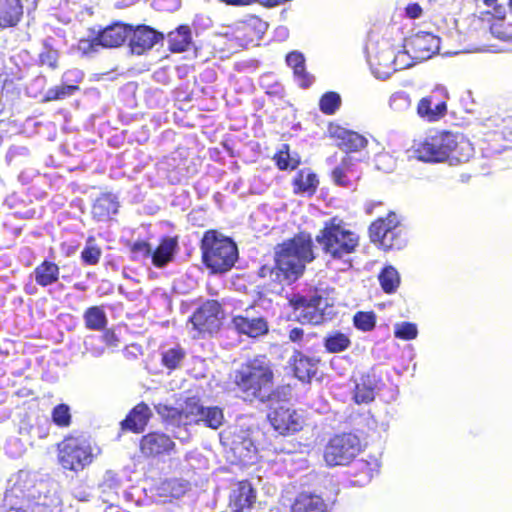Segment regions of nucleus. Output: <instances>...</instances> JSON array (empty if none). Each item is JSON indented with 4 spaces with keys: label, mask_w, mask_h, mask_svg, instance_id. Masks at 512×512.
<instances>
[{
    "label": "nucleus",
    "mask_w": 512,
    "mask_h": 512,
    "mask_svg": "<svg viewBox=\"0 0 512 512\" xmlns=\"http://www.w3.org/2000/svg\"><path fill=\"white\" fill-rule=\"evenodd\" d=\"M316 258L312 237L307 232H299L292 238L278 244L274 251V265H262L258 277L283 287L299 280L306 265Z\"/></svg>",
    "instance_id": "nucleus-1"
},
{
    "label": "nucleus",
    "mask_w": 512,
    "mask_h": 512,
    "mask_svg": "<svg viewBox=\"0 0 512 512\" xmlns=\"http://www.w3.org/2000/svg\"><path fill=\"white\" fill-rule=\"evenodd\" d=\"M233 389L245 402L267 403L286 395L289 387H275L273 364L266 355H256L242 363L232 375Z\"/></svg>",
    "instance_id": "nucleus-2"
},
{
    "label": "nucleus",
    "mask_w": 512,
    "mask_h": 512,
    "mask_svg": "<svg viewBox=\"0 0 512 512\" xmlns=\"http://www.w3.org/2000/svg\"><path fill=\"white\" fill-rule=\"evenodd\" d=\"M315 240L331 260L345 261L356 252L360 237L343 219L334 216L324 223Z\"/></svg>",
    "instance_id": "nucleus-3"
},
{
    "label": "nucleus",
    "mask_w": 512,
    "mask_h": 512,
    "mask_svg": "<svg viewBox=\"0 0 512 512\" xmlns=\"http://www.w3.org/2000/svg\"><path fill=\"white\" fill-rule=\"evenodd\" d=\"M201 258L212 274L226 273L238 259V248L232 238L216 229L204 232L200 241Z\"/></svg>",
    "instance_id": "nucleus-4"
},
{
    "label": "nucleus",
    "mask_w": 512,
    "mask_h": 512,
    "mask_svg": "<svg viewBox=\"0 0 512 512\" xmlns=\"http://www.w3.org/2000/svg\"><path fill=\"white\" fill-rule=\"evenodd\" d=\"M96 457L94 447L88 435L71 432L57 444V460L64 469L80 472L91 465Z\"/></svg>",
    "instance_id": "nucleus-5"
},
{
    "label": "nucleus",
    "mask_w": 512,
    "mask_h": 512,
    "mask_svg": "<svg viewBox=\"0 0 512 512\" xmlns=\"http://www.w3.org/2000/svg\"><path fill=\"white\" fill-rule=\"evenodd\" d=\"M370 241L384 251L400 250L406 244L404 226L393 211L375 219L368 227Z\"/></svg>",
    "instance_id": "nucleus-6"
},
{
    "label": "nucleus",
    "mask_w": 512,
    "mask_h": 512,
    "mask_svg": "<svg viewBox=\"0 0 512 512\" xmlns=\"http://www.w3.org/2000/svg\"><path fill=\"white\" fill-rule=\"evenodd\" d=\"M457 147L455 134L449 131H437L417 145L415 154L424 162H443L449 158L461 160V155L456 153Z\"/></svg>",
    "instance_id": "nucleus-7"
},
{
    "label": "nucleus",
    "mask_w": 512,
    "mask_h": 512,
    "mask_svg": "<svg viewBox=\"0 0 512 512\" xmlns=\"http://www.w3.org/2000/svg\"><path fill=\"white\" fill-rule=\"evenodd\" d=\"M131 32L132 25L120 21L98 30L89 28L90 37L80 39L78 47L84 54L96 52L99 47L118 48L126 42Z\"/></svg>",
    "instance_id": "nucleus-8"
},
{
    "label": "nucleus",
    "mask_w": 512,
    "mask_h": 512,
    "mask_svg": "<svg viewBox=\"0 0 512 512\" xmlns=\"http://www.w3.org/2000/svg\"><path fill=\"white\" fill-rule=\"evenodd\" d=\"M361 451V441L353 433H340L331 437L324 448V460L328 466H345Z\"/></svg>",
    "instance_id": "nucleus-9"
},
{
    "label": "nucleus",
    "mask_w": 512,
    "mask_h": 512,
    "mask_svg": "<svg viewBox=\"0 0 512 512\" xmlns=\"http://www.w3.org/2000/svg\"><path fill=\"white\" fill-rule=\"evenodd\" d=\"M225 319L222 304L215 299L205 300L189 317L193 329L198 336H212L218 333Z\"/></svg>",
    "instance_id": "nucleus-10"
},
{
    "label": "nucleus",
    "mask_w": 512,
    "mask_h": 512,
    "mask_svg": "<svg viewBox=\"0 0 512 512\" xmlns=\"http://www.w3.org/2000/svg\"><path fill=\"white\" fill-rule=\"evenodd\" d=\"M322 296L319 294L310 297L294 293L288 298L289 307L298 312L296 320L305 325L318 326L326 321L324 309L321 308Z\"/></svg>",
    "instance_id": "nucleus-11"
},
{
    "label": "nucleus",
    "mask_w": 512,
    "mask_h": 512,
    "mask_svg": "<svg viewBox=\"0 0 512 512\" xmlns=\"http://www.w3.org/2000/svg\"><path fill=\"white\" fill-rule=\"evenodd\" d=\"M186 407L188 409L186 412L173 407H165V409L168 411L167 416L172 419L181 420L183 416L186 418L190 415L199 416L197 422H203L211 429H218L224 422L223 410L217 406L203 407L194 398H188Z\"/></svg>",
    "instance_id": "nucleus-12"
},
{
    "label": "nucleus",
    "mask_w": 512,
    "mask_h": 512,
    "mask_svg": "<svg viewBox=\"0 0 512 512\" xmlns=\"http://www.w3.org/2000/svg\"><path fill=\"white\" fill-rule=\"evenodd\" d=\"M267 419L273 429L284 436L301 431L305 425L303 415L287 405H279L271 409Z\"/></svg>",
    "instance_id": "nucleus-13"
},
{
    "label": "nucleus",
    "mask_w": 512,
    "mask_h": 512,
    "mask_svg": "<svg viewBox=\"0 0 512 512\" xmlns=\"http://www.w3.org/2000/svg\"><path fill=\"white\" fill-rule=\"evenodd\" d=\"M231 329L239 336L258 339L269 333V322L263 315H252L249 309L236 314L230 320Z\"/></svg>",
    "instance_id": "nucleus-14"
},
{
    "label": "nucleus",
    "mask_w": 512,
    "mask_h": 512,
    "mask_svg": "<svg viewBox=\"0 0 512 512\" xmlns=\"http://www.w3.org/2000/svg\"><path fill=\"white\" fill-rule=\"evenodd\" d=\"M449 94L446 88L436 87L428 95L421 98L417 104V114L429 121L436 122L447 113Z\"/></svg>",
    "instance_id": "nucleus-15"
},
{
    "label": "nucleus",
    "mask_w": 512,
    "mask_h": 512,
    "mask_svg": "<svg viewBox=\"0 0 512 512\" xmlns=\"http://www.w3.org/2000/svg\"><path fill=\"white\" fill-rule=\"evenodd\" d=\"M176 443L166 433L151 431L143 435L139 441V451L144 458L155 459L170 455L175 451Z\"/></svg>",
    "instance_id": "nucleus-16"
},
{
    "label": "nucleus",
    "mask_w": 512,
    "mask_h": 512,
    "mask_svg": "<svg viewBox=\"0 0 512 512\" xmlns=\"http://www.w3.org/2000/svg\"><path fill=\"white\" fill-rule=\"evenodd\" d=\"M328 133L335 145L347 155L349 153L358 152L368 145V140L364 135L339 124H330Z\"/></svg>",
    "instance_id": "nucleus-17"
},
{
    "label": "nucleus",
    "mask_w": 512,
    "mask_h": 512,
    "mask_svg": "<svg viewBox=\"0 0 512 512\" xmlns=\"http://www.w3.org/2000/svg\"><path fill=\"white\" fill-rule=\"evenodd\" d=\"M128 38L131 51L141 55L163 40L164 36L150 26L138 25L135 28L132 26V32Z\"/></svg>",
    "instance_id": "nucleus-18"
},
{
    "label": "nucleus",
    "mask_w": 512,
    "mask_h": 512,
    "mask_svg": "<svg viewBox=\"0 0 512 512\" xmlns=\"http://www.w3.org/2000/svg\"><path fill=\"white\" fill-rule=\"evenodd\" d=\"M394 61V47L390 45L378 47L376 52L369 58L373 73L380 79H386L395 72Z\"/></svg>",
    "instance_id": "nucleus-19"
},
{
    "label": "nucleus",
    "mask_w": 512,
    "mask_h": 512,
    "mask_svg": "<svg viewBox=\"0 0 512 512\" xmlns=\"http://www.w3.org/2000/svg\"><path fill=\"white\" fill-rule=\"evenodd\" d=\"M151 417L152 411L150 407L145 402H140L136 404L120 422L121 430L130 431L135 434L142 433Z\"/></svg>",
    "instance_id": "nucleus-20"
},
{
    "label": "nucleus",
    "mask_w": 512,
    "mask_h": 512,
    "mask_svg": "<svg viewBox=\"0 0 512 512\" xmlns=\"http://www.w3.org/2000/svg\"><path fill=\"white\" fill-rule=\"evenodd\" d=\"M361 175L362 172L358 169L356 161L349 155H345L331 173L334 184L341 187L354 185L360 180Z\"/></svg>",
    "instance_id": "nucleus-21"
},
{
    "label": "nucleus",
    "mask_w": 512,
    "mask_h": 512,
    "mask_svg": "<svg viewBox=\"0 0 512 512\" xmlns=\"http://www.w3.org/2000/svg\"><path fill=\"white\" fill-rule=\"evenodd\" d=\"M256 500V492L248 480L239 481L232 490L229 506L233 512L249 511Z\"/></svg>",
    "instance_id": "nucleus-22"
},
{
    "label": "nucleus",
    "mask_w": 512,
    "mask_h": 512,
    "mask_svg": "<svg viewBox=\"0 0 512 512\" xmlns=\"http://www.w3.org/2000/svg\"><path fill=\"white\" fill-rule=\"evenodd\" d=\"M320 359L296 351L291 358L294 375L301 382L309 383L317 375Z\"/></svg>",
    "instance_id": "nucleus-23"
},
{
    "label": "nucleus",
    "mask_w": 512,
    "mask_h": 512,
    "mask_svg": "<svg viewBox=\"0 0 512 512\" xmlns=\"http://www.w3.org/2000/svg\"><path fill=\"white\" fill-rule=\"evenodd\" d=\"M381 382L380 376L372 369L360 375L354 388V400L357 404L369 403L375 398V391Z\"/></svg>",
    "instance_id": "nucleus-24"
},
{
    "label": "nucleus",
    "mask_w": 512,
    "mask_h": 512,
    "mask_svg": "<svg viewBox=\"0 0 512 512\" xmlns=\"http://www.w3.org/2000/svg\"><path fill=\"white\" fill-rule=\"evenodd\" d=\"M409 46L415 60H426L438 51L439 40L431 33H423L411 39Z\"/></svg>",
    "instance_id": "nucleus-25"
},
{
    "label": "nucleus",
    "mask_w": 512,
    "mask_h": 512,
    "mask_svg": "<svg viewBox=\"0 0 512 512\" xmlns=\"http://www.w3.org/2000/svg\"><path fill=\"white\" fill-rule=\"evenodd\" d=\"M380 463L377 458H361L357 460L351 469L352 483L357 486H364L369 483L375 474L379 472Z\"/></svg>",
    "instance_id": "nucleus-26"
},
{
    "label": "nucleus",
    "mask_w": 512,
    "mask_h": 512,
    "mask_svg": "<svg viewBox=\"0 0 512 512\" xmlns=\"http://www.w3.org/2000/svg\"><path fill=\"white\" fill-rule=\"evenodd\" d=\"M290 512H328V506L320 495L302 491L296 495Z\"/></svg>",
    "instance_id": "nucleus-27"
},
{
    "label": "nucleus",
    "mask_w": 512,
    "mask_h": 512,
    "mask_svg": "<svg viewBox=\"0 0 512 512\" xmlns=\"http://www.w3.org/2000/svg\"><path fill=\"white\" fill-rule=\"evenodd\" d=\"M291 185L294 194L313 196L318 189L319 179L310 168H302L294 175Z\"/></svg>",
    "instance_id": "nucleus-28"
},
{
    "label": "nucleus",
    "mask_w": 512,
    "mask_h": 512,
    "mask_svg": "<svg viewBox=\"0 0 512 512\" xmlns=\"http://www.w3.org/2000/svg\"><path fill=\"white\" fill-rule=\"evenodd\" d=\"M23 16L21 0H0V27H15Z\"/></svg>",
    "instance_id": "nucleus-29"
},
{
    "label": "nucleus",
    "mask_w": 512,
    "mask_h": 512,
    "mask_svg": "<svg viewBox=\"0 0 512 512\" xmlns=\"http://www.w3.org/2000/svg\"><path fill=\"white\" fill-rule=\"evenodd\" d=\"M286 63L293 69L294 77L301 88H308L314 82V77L306 71L305 58L302 53L292 51L286 56Z\"/></svg>",
    "instance_id": "nucleus-30"
},
{
    "label": "nucleus",
    "mask_w": 512,
    "mask_h": 512,
    "mask_svg": "<svg viewBox=\"0 0 512 512\" xmlns=\"http://www.w3.org/2000/svg\"><path fill=\"white\" fill-rule=\"evenodd\" d=\"M163 170L171 184H179L188 174L185 158L181 155H168L161 160Z\"/></svg>",
    "instance_id": "nucleus-31"
},
{
    "label": "nucleus",
    "mask_w": 512,
    "mask_h": 512,
    "mask_svg": "<svg viewBox=\"0 0 512 512\" xmlns=\"http://www.w3.org/2000/svg\"><path fill=\"white\" fill-rule=\"evenodd\" d=\"M178 246L176 237H163L155 250L152 249L151 260L155 267L162 268L172 261Z\"/></svg>",
    "instance_id": "nucleus-32"
},
{
    "label": "nucleus",
    "mask_w": 512,
    "mask_h": 512,
    "mask_svg": "<svg viewBox=\"0 0 512 512\" xmlns=\"http://www.w3.org/2000/svg\"><path fill=\"white\" fill-rule=\"evenodd\" d=\"M35 283L40 287L51 286L59 281L60 268L50 260H43L33 270Z\"/></svg>",
    "instance_id": "nucleus-33"
},
{
    "label": "nucleus",
    "mask_w": 512,
    "mask_h": 512,
    "mask_svg": "<svg viewBox=\"0 0 512 512\" xmlns=\"http://www.w3.org/2000/svg\"><path fill=\"white\" fill-rule=\"evenodd\" d=\"M168 50L172 53L187 51L192 44V32L188 25L183 24L167 35Z\"/></svg>",
    "instance_id": "nucleus-34"
},
{
    "label": "nucleus",
    "mask_w": 512,
    "mask_h": 512,
    "mask_svg": "<svg viewBox=\"0 0 512 512\" xmlns=\"http://www.w3.org/2000/svg\"><path fill=\"white\" fill-rule=\"evenodd\" d=\"M272 159L280 171H293L301 164V158L298 155L291 156L290 146L287 143L281 145L280 149L275 152Z\"/></svg>",
    "instance_id": "nucleus-35"
},
{
    "label": "nucleus",
    "mask_w": 512,
    "mask_h": 512,
    "mask_svg": "<svg viewBox=\"0 0 512 512\" xmlns=\"http://www.w3.org/2000/svg\"><path fill=\"white\" fill-rule=\"evenodd\" d=\"M117 211L118 203L110 195H102L97 198L92 207V214L99 221L110 219Z\"/></svg>",
    "instance_id": "nucleus-36"
},
{
    "label": "nucleus",
    "mask_w": 512,
    "mask_h": 512,
    "mask_svg": "<svg viewBox=\"0 0 512 512\" xmlns=\"http://www.w3.org/2000/svg\"><path fill=\"white\" fill-rule=\"evenodd\" d=\"M378 281L382 290L386 294H393L400 286L401 277L395 267L392 265H386L380 270L378 274Z\"/></svg>",
    "instance_id": "nucleus-37"
},
{
    "label": "nucleus",
    "mask_w": 512,
    "mask_h": 512,
    "mask_svg": "<svg viewBox=\"0 0 512 512\" xmlns=\"http://www.w3.org/2000/svg\"><path fill=\"white\" fill-rule=\"evenodd\" d=\"M323 345L328 353H341L351 346V339L341 331H333L324 338Z\"/></svg>",
    "instance_id": "nucleus-38"
},
{
    "label": "nucleus",
    "mask_w": 512,
    "mask_h": 512,
    "mask_svg": "<svg viewBox=\"0 0 512 512\" xmlns=\"http://www.w3.org/2000/svg\"><path fill=\"white\" fill-rule=\"evenodd\" d=\"M85 326L89 330L100 331L107 324V317L104 310L99 306L87 308L83 315Z\"/></svg>",
    "instance_id": "nucleus-39"
},
{
    "label": "nucleus",
    "mask_w": 512,
    "mask_h": 512,
    "mask_svg": "<svg viewBox=\"0 0 512 512\" xmlns=\"http://www.w3.org/2000/svg\"><path fill=\"white\" fill-rule=\"evenodd\" d=\"M186 357V351L179 344L161 353V364L169 371L178 369Z\"/></svg>",
    "instance_id": "nucleus-40"
},
{
    "label": "nucleus",
    "mask_w": 512,
    "mask_h": 512,
    "mask_svg": "<svg viewBox=\"0 0 512 512\" xmlns=\"http://www.w3.org/2000/svg\"><path fill=\"white\" fill-rule=\"evenodd\" d=\"M80 90V87L78 84L73 85H58L51 87L47 90L43 97V102H52V101H60L63 99H66L68 97H71L76 92Z\"/></svg>",
    "instance_id": "nucleus-41"
},
{
    "label": "nucleus",
    "mask_w": 512,
    "mask_h": 512,
    "mask_svg": "<svg viewBox=\"0 0 512 512\" xmlns=\"http://www.w3.org/2000/svg\"><path fill=\"white\" fill-rule=\"evenodd\" d=\"M51 419L58 428H68L72 424L71 409L68 404L59 403L51 411Z\"/></svg>",
    "instance_id": "nucleus-42"
},
{
    "label": "nucleus",
    "mask_w": 512,
    "mask_h": 512,
    "mask_svg": "<svg viewBox=\"0 0 512 512\" xmlns=\"http://www.w3.org/2000/svg\"><path fill=\"white\" fill-rule=\"evenodd\" d=\"M340 105V95L333 91L324 93L319 100V108L326 115H333L340 108Z\"/></svg>",
    "instance_id": "nucleus-43"
},
{
    "label": "nucleus",
    "mask_w": 512,
    "mask_h": 512,
    "mask_svg": "<svg viewBox=\"0 0 512 512\" xmlns=\"http://www.w3.org/2000/svg\"><path fill=\"white\" fill-rule=\"evenodd\" d=\"M353 324L360 331H371L376 326V315L373 311H358L353 317Z\"/></svg>",
    "instance_id": "nucleus-44"
},
{
    "label": "nucleus",
    "mask_w": 512,
    "mask_h": 512,
    "mask_svg": "<svg viewBox=\"0 0 512 512\" xmlns=\"http://www.w3.org/2000/svg\"><path fill=\"white\" fill-rule=\"evenodd\" d=\"M418 331L414 323L401 322L395 325L394 336L402 340H412L417 337Z\"/></svg>",
    "instance_id": "nucleus-45"
},
{
    "label": "nucleus",
    "mask_w": 512,
    "mask_h": 512,
    "mask_svg": "<svg viewBox=\"0 0 512 512\" xmlns=\"http://www.w3.org/2000/svg\"><path fill=\"white\" fill-rule=\"evenodd\" d=\"M132 259L149 258L152 254V246L145 240H137L130 246Z\"/></svg>",
    "instance_id": "nucleus-46"
},
{
    "label": "nucleus",
    "mask_w": 512,
    "mask_h": 512,
    "mask_svg": "<svg viewBox=\"0 0 512 512\" xmlns=\"http://www.w3.org/2000/svg\"><path fill=\"white\" fill-rule=\"evenodd\" d=\"M102 252L101 249L96 245H86L81 252V260L85 265H96L100 258Z\"/></svg>",
    "instance_id": "nucleus-47"
},
{
    "label": "nucleus",
    "mask_w": 512,
    "mask_h": 512,
    "mask_svg": "<svg viewBox=\"0 0 512 512\" xmlns=\"http://www.w3.org/2000/svg\"><path fill=\"white\" fill-rule=\"evenodd\" d=\"M394 56H395V61H394V68H395V72L396 71H400V70H404L406 68H409L413 65V55L411 56L410 55V51L408 50H396L394 48Z\"/></svg>",
    "instance_id": "nucleus-48"
},
{
    "label": "nucleus",
    "mask_w": 512,
    "mask_h": 512,
    "mask_svg": "<svg viewBox=\"0 0 512 512\" xmlns=\"http://www.w3.org/2000/svg\"><path fill=\"white\" fill-rule=\"evenodd\" d=\"M58 52L52 48H45L39 54V63L41 66H46L52 70L58 67Z\"/></svg>",
    "instance_id": "nucleus-49"
},
{
    "label": "nucleus",
    "mask_w": 512,
    "mask_h": 512,
    "mask_svg": "<svg viewBox=\"0 0 512 512\" xmlns=\"http://www.w3.org/2000/svg\"><path fill=\"white\" fill-rule=\"evenodd\" d=\"M102 341L108 347H118L120 340L113 329H106L102 334Z\"/></svg>",
    "instance_id": "nucleus-50"
},
{
    "label": "nucleus",
    "mask_w": 512,
    "mask_h": 512,
    "mask_svg": "<svg viewBox=\"0 0 512 512\" xmlns=\"http://www.w3.org/2000/svg\"><path fill=\"white\" fill-rule=\"evenodd\" d=\"M305 338V331L301 327H293L288 332V339L297 344H301Z\"/></svg>",
    "instance_id": "nucleus-51"
},
{
    "label": "nucleus",
    "mask_w": 512,
    "mask_h": 512,
    "mask_svg": "<svg viewBox=\"0 0 512 512\" xmlns=\"http://www.w3.org/2000/svg\"><path fill=\"white\" fill-rule=\"evenodd\" d=\"M406 15L411 19H417L422 15V8L418 3H410L405 8Z\"/></svg>",
    "instance_id": "nucleus-52"
},
{
    "label": "nucleus",
    "mask_w": 512,
    "mask_h": 512,
    "mask_svg": "<svg viewBox=\"0 0 512 512\" xmlns=\"http://www.w3.org/2000/svg\"><path fill=\"white\" fill-rule=\"evenodd\" d=\"M217 1L220 3H223L227 6L244 7V6H249L253 3H256L259 0H217Z\"/></svg>",
    "instance_id": "nucleus-53"
},
{
    "label": "nucleus",
    "mask_w": 512,
    "mask_h": 512,
    "mask_svg": "<svg viewBox=\"0 0 512 512\" xmlns=\"http://www.w3.org/2000/svg\"><path fill=\"white\" fill-rule=\"evenodd\" d=\"M483 2H484L486 5L491 6V5H496L497 0H483Z\"/></svg>",
    "instance_id": "nucleus-54"
},
{
    "label": "nucleus",
    "mask_w": 512,
    "mask_h": 512,
    "mask_svg": "<svg viewBox=\"0 0 512 512\" xmlns=\"http://www.w3.org/2000/svg\"><path fill=\"white\" fill-rule=\"evenodd\" d=\"M6 512H26V511L21 508H10Z\"/></svg>",
    "instance_id": "nucleus-55"
},
{
    "label": "nucleus",
    "mask_w": 512,
    "mask_h": 512,
    "mask_svg": "<svg viewBox=\"0 0 512 512\" xmlns=\"http://www.w3.org/2000/svg\"><path fill=\"white\" fill-rule=\"evenodd\" d=\"M249 28H250V25H249V24H246V25H244V27H243V29H244V30H248Z\"/></svg>",
    "instance_id": "nucleus-56"
},
{
    "label": "nucleus",
    "mask_w": 512,
    "mask_h": 512,
    "mask_svg": "<svg viewBox=\"0 0 512 512\" xmlns=\"http://www.w3.org/2000/svg\"><path fill=\"white\" fill-rule=\"evenodd\" d=\"M509 5H510V7L512 9V0L509 1Z\"/></svg>",
    "instance_id": "nucleus-57"
}]
</instances>
